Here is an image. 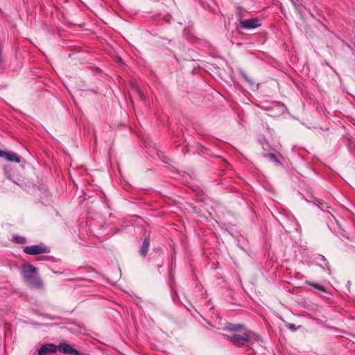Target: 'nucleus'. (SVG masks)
<instances>
[{
	"instance_id": "39448f33",
	"label": "nucleus",
	"mask_w": 355,
	"mask_h": 355,
	"mask_svg": "<svg viewBox=\"0 0 355 355\" xmlns=\"http://www.w3.org/2000/svg\"><path fill=\"white\" fill-rule=\"evenodd\" d=\"M58 347V350L63 354H67L69 355H81L80 353L73 348L70 345L67 343H62Z\"/></svg>"
},
{
	"instance_id": "423d86ee",
	"label": "nucleus",
	"mask_w": 355,
	"mask_h": 355,
	"mask_svg": "<svg viewBox=\"0 0 355 355\" xmlns=\"http://www.w3.org/2000/svg\"><path fill=\"white\" fill-rule=\"evenodd\" d=\"M58 347L52 343L43 345L38 350L37 355H46L49 353H55Z\"/></svg>"
},
{
	"instance_id": "9d476101",
	"label": "nucleus",
	"mask_w": 355,
	"mask_h": 355,
	"mask_svg": "<svg viewBox=\"0 0 355 355\" xmlns=\"http://www.w3.org/2000/svg\"><path fill=\"white\" fill-rule=\"evenodd\" d=\"M264 157L271 162H275L277 164H280L279 161L277 159L276 155L274 153H266L264 155Z\"/></svg>"
},
{
	"instance_id": "ddd939ff",
	"label": "nucleus",
	"mask_w": 355,
	"mask_h": 355,
	"mask_svg": "<svg viewBox=\"0 0 355 355\" xmlns=\"http://www.w3.org/2000/svg\"><path fill=\"white\" fill-rule=\"evenodd\" d=\"M286 327L288 329H289L290 330H291L292 331H296L297 328L295 326V324H292V323H287L286 324Z\"/></svg>"
},
{
	"instance_id": "6e6552de",
	"label": "nucleus",
	"mask_w": 355,
	"mask_h": 355,
	"mask_svg": "<svg viewBox=\"0 0 355 355\" xmlns=\"http://www.w3.org/2000/svg\"><path fill=\"white\" fill-rule=\"evenodd\" d=\"M5 158L8 161L15 162L17 163L20 162V158L17 156V155L12 152H6Z\"/></svg>"
},
{
	"instance_id": "f8f14e48",
	"label": "nucleus",
	"mask_w": 355,
	"mask_h": 355,
	"mask_svg": "<svg viewBox=\"0 0 355 355\" xmlns=\"http://www.w3.org/2000/svg\"><path fill=\"white\" fill-rule=\"evenodd\" d=\"M242 76H243V78L245 80V81L249 83L250 85L255 84V80L252 77H250L248 74L244 73H243Z\"/></svg>"
},
{
	"instance_id": "0eeeda50",
	"label": "nucleus",
	"mask_w": 355,
	"mask_h": 355,
	"mask_svg": "<svg viewBox=\"0 0 355 355\" xmlns=\"http://www.w3.org/2000/svg\"><path fill=\"white\" fill-rule=\"evenodd\" d=\"M149 245H150V242H149L148 238L144 239L142 245H141V248L139 250L140 254L143 257H145L146 256L148 251Z\"/></svg>"
},
{
	"instance_id": "9b49d317",
	"label": "nucleus",
	"mask_w": 355,
	"mask_h": 355,
	"mask_svg": "<svg viewBox=\"0 0 355 355\" xmlns=\"http://www.w3.org/2000/svg\"><path fill=\"white\" fill-rule=\"evenodd\" d=\"M12 241L19 244H24L26 242V238L19 236H14Z\"/></svg>"
},
{
	"instance_id": "20e7f679",
	"label": "nucleus",
	"mask_w": 355,
	"mask_h": 355,
	"mask_svg": "<svg viewBox=\"0 0 355 355\" xmlns=\"http://www.w3.org/2000/svg\"><path fill=\"white\" fill-rule=\"evenodd\" d=\"M241 27L245 29H252L261 26L260 21L257 18H252L245 20H240Z\"/></svg>"
},
{
	"instance_id": "4468645a",
	"label": "nucleus",
	"mask_w": 355,
	"mask_h": 355,
	"mask_svg": "<svg viewBox=\"0 0 355 355\" xmlns=\"http://www.w3.org/2000/svg\"><path fill=\"white\" fill-rule=\"evenodd\" d=\"M6 152L0 150V157H6Z\"/></svg>"
},
{
	"instance_id": "1a4fd4ad",
	"label": "nucleus",
	"mask_w": 355,
	"mask_h": 355,
	"mask_svg": "<svg viewBox=\"0 0 355 355\" xmlns=\"http://www.w3.org/2000/svg\"><path fill=\"white\" fill-rule=\"evenodd\" d=\"M306 284L317 288L318 290H319L320 291H322L324 293L327 292V290L325 289V288L319 284H317V283H315L313 282H310V281H306Z\"/></svg>"
},
{
	"instance_id": "f257e3e1",
	"label": "nucleus",
	"mask_w": 355,
	"mask_h": 355,
	"mask_svg": "<svg viewBox=\"0 0 355 355\" xmlns=\"http://www.w3.org/2000/svg\"><path fill=\"white\" fill-rule=\"evenodd\" d=\"M223 329L234 333L232 335L223 334V336L233 345L238 347H241L244 345L245 343H250L252 340L258 341L260 338L259 336L256 335L252 331L247 330L244 325L240 324L228 323Z\"/></svg>"
},
{
	"instance_id": "7ed1b4c3",
	"label": "nucleus",
	"mask_w": 355,
	"mask_h": 355,
	"mask_svg": "<svg viewBox=\"0 0 355 355\" xmlns=\"http://www.w3.org/2000/svg\"><path fill=\"white\" fill-rule=\"evenodd\" d=\"M24 252L27 254L37 255L50 252L49 248L44 245H33L26 246L24 249Z\"/></svg>"
},
{
	"instance_id": "f03ea898",
	"label": "nucleus",
	"mask_w": 355,
	"mask_h": 355,
	"mask_svg": "<svg viewBox=\"0 0 355 355\" xmlns=\"http://www.w3.org/2000/svg\"><path fill=\"white\" fill-rule=\"evenodd\" d=\"M21 275L24 282L28 286L35 288H42V281L37 273V268L33 265H24L21 268Z\"/></svg>"
}]
</instances>
